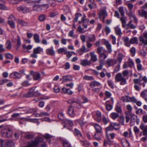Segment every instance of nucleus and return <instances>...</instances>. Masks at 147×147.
I'll return each mask as SVG.
<instances>
[{
	"label": "nucleus",
	"mask_w": 147,
	"mask_h": 147,
	"mask_svg": "<svg viewBox=\"0 0 147 147\" xmlns=\"http://www.w3.org/2000/svg\"><path fill=\"white\" fill-rule=\"evenodd\" d=\"M126 107L128 112L130 114L132 110V106L130 105H128L126 106Z\"/></svg>",
	"instance_id": "obj_57"
},
{
	"label": "nucleus",
	"mask_w": 147,
	"mask_h": 147,
	"mask_svg": "<svg viewBox=\"0 0 147 147\" xmlns=\"http://www.w3.org/2000/svg\"><path fill=\"white\" fill-rule=\"evenodd\" d=\"M18 22L19 24L22 26H28V23L25 21L21 20H18Z\"/></svg>",
	"instance_id": "obj_40"
},
{
	"label": "nucleus",
	"mask_w": 147,
	"mask_h": 147,
	"mask_svg": "<svg viewBox=\"0 0 147 147\" xmlns=\"http://www.w3.org/2000/svg\"><path fill=\"white\" fill-rule=\"evenodd\" d=\"M13 143L11 141H9L5 143L4 146L5 147H11L13 145Z\"/></svg>",
	"instance_id": "obj_41"
},
{
	"label": "nucleus",
	"mask_w": 147,
	"mask_h": 147,
	"mask_svg": "<svg viewBox=\"0 0 147 147\" xmlns=\"http://www.w3.org/2000/svg\"><path fill=\"white\" fill-rule=\"evenodd\" d=\"M111 125L113 128L115 129H117L119 126V124L118 123H111Z\"/></svg>",
	"instance_id": "obj_58"
},
{
	"label": "nucleus",
	"mask_w": 147,
	"mask_h": 147,
	"mask_svg": "<svg viewBox=\"0 0 147 147\" xmlns=\"http://www.w3.org/2000/svg\"><path fill=\"white\" fill-rule=\"evenodd\" d=\"M46 53L47 55H53L55 54V51L53 50V47L49 48L46 50Z\"/></svg>",
	"instance_id": "obj_26"
},
{
	"label": "nucleus",
	"mask_w": 147,
	"mask_h": 147,
	"mask_svg": "<svg viewBox=\"0 0 147 147\" xmlns=\"http://www.w3.org/2000/svg\"><path fill=\"white\" fill-rule=\"evenodd\" d=\"M118 10L121 14V15L122 16H124L125 14L123 7H120L118 8Z\"/></svg>",
	"instance_id": "obj_44"
},
{
	"label": "nucleus",
	"mask_w": 147,
	"mask_h": 147,
	"mask_svg": "<svg viewBox=\"0 0 147 147\" xmlns=\"http://www.w3.org/2000/svg\"><path fill=\"white\" fill-rule=\"evenodd\" d=\"M131 55L132 57L134 56L136 53V49L134 47H132L130 49V51Z\"/></svg>",
	"instance_id": "obj_64"
},
{
	"label": "nucleus",
	"mask_w": 147,
	"mask_h": 147,
	"mask_svg": "<svg viewBox=\"0 0 147 147\" xmlns=\"http://www.w3.org/2000/svg\"><path fill=\"white\" fill-rule=\"evenodd\" d=\"M30 74L32 76L34 80L35 81H40L41 79V75L39 72L31 71H30Z\"/></svg>",
	"instance_id": "obj_7"
},
{
	"label": "nucleus",
	"mask_w": 147,
	"mask_h": 147,
	"mask_svg": "<svg viewBox=\"0 0 147 147\" xmlns=\"http://www.w3.org/2000/svg\"><path fill=\"white\" fill-rule=\"evenodd\" d=\"M99 16L100 18H102L103 20H104L105 17L107 16V14L105 10L102 9L100 10Z\"/></svg>",
	"instance_id": "obj_13"
},
{
	"label": "nucleus",
	"mask_w": 147,
	"mask_h": 147,
	"mask_svg": "<svg viewBox=\"0 0 147 147\" xmlns=\"http://www.w3.org/2000/svg\"><path fill=\"white\" fill-rule=\"evenodd\" d=\"M130 116L131 118L130 126H132L134 125L137 117L134 115L132 114H130Z\"/></svg>",
	"instance_id": "obj_12"
},
{
	"label": "nucleus",
	"mask_w": 147,
	"mask_h": 147,
	"mask_svg": "<svg viewBox=\"0 0 147 147\" xmlns=\"http://www.w3.org/2000/svg\"><path fill=\"white\" fill-rule=\"evenodd\" d=\"M17 10L23 13H26L29 11V9L25 7L20 6L17 8Z\"/></svg>",
	"instance_id": "obj_14"
},
{
	"label": "nucleus",
	"mask_w": 147,
	"mask_h": 147,
	"mask_svg": "<svg viewBox=\"0 0 147 147\" xmlns=\"http://www.w3.org/2000/svg\"><path fill=\"white\" fill-rule=\"evenodd\" d=\"M91 62L90 61L87 59H84L81 61L80 64L83 66L90 65L91 64Z\"/></svg>",
	"instance_id": "obj_20"
},
{
	"label": "nucleus",
	"mask_w": 147,
	"mask_h": 147,
	"mask_svg": "<svg viewBox=\"0 0 147 147\" xmlns=\"http://www.w3.org/2000/svg\"><path fill=\"white\" fill-rule=\"evenodd\" d=\"M64 122L67 124H69V125L71 126H72L73 125L72 121L70 120L66 119L64 120Z\"/></svg>",
	"instance_id": "obj_53"
},
{
	"label": "nucleus",
	"mask_w": 147,
	"mask_h": 147,
	"mask_svg": "<svg viewBox=\"0 0 147 147\" xmlns=\"http://www.w3.org/2000/svg\"><path fill=\"white\" fill-rule=\"evenodd\" d=\"M45 16L43 14L40 15L38 17V19L40 21H43L45 19Z\"/></svg>",
	"instance_id": "obj_63"
},
{
	"label": "nucleus",
	"mask_w": 147,
	"mask_h": 147,
	"mask_svg": "<svg viewBox=\"0 0 147 147\" xmlns=\"http://www.w3.org/2000/svg\"><path fill=\"white\" fill-rule=\"evenodd\" d=\"M68 112L71 117H73L75 115L74 109L71 105H70L68 107Z\"/></svg>",
	"instance_id": "obj_16"
},
{
	"label": "nucleus",
	"mask_w": 147,
	"mask_h": 147,
	"mask_svg": "<svg viewBox=\"0 0 147 147\" xmlns=\"http://www.w3.org/2000/svg\"><path fill=\"white\" fill-rule=\"evenodd\" d=\"M36 88V87H34L30 89L28 92L25 94V96L28 98L38 95L39 93Z\"/></svg>",
	"instance_id": "obj_2"
},
{
	"label": "nucleus",
	"mask_w": 147,
	"mask_h": 147,
	"mask_svg": "<svg viewBox=\"0 0 147 147\" xmlns=\"http://www.w3.org/2000/svg\"><path fill=\"white\" fill-rule=\"evenodd\" d=\"M77 30L80 33H84L87 31L86 30H84V28H82L80 26H78V27Z\"/></svg>",
	"instance_id": "obj_45"
},
{
	"label": "nucleus",
	"mask_w": 147,
	"mask_h": 147,
	"mask_svg": "<svg viewBox=\"0 0 147 147\" xmlns=\"http://www.w3.org/2000/svg\"><path fill=\"white\" fill-rule=\"evenodd\" d=\"M134 131L137 137V135L139 133L140 130L137 126H135L134 127Z\"/></svg>",
	"instance_id": "obj_52"
},
{
	"label": "nucleus",
	"mask_w": 147,
	"mask_h": 147,
	"mask_svg": "<svg viewBox=\"0 0 147 147\" xmlns=\"http://www.w3.org/2000/svg\"><path fill=\"white\" fill-rule=\"evenodd\" d=\"M59 119L61 120L64 119V115L62 113H59L58 116Z\"/></svg>",
	"instance_id": "obj_61"
},
{
	"label": "nucleus",
	"mask_w": 147,
	"mask_h": 147,
	"mask_svg": "<svg viewBox=\"0 0 147 147\" xmlns=\"http://www.w3.org/2000/svg\"><path fill=\"white\" fill-rule=\"evenodd\" d=\"M83 79L84 80H94L93 77L88 76H84Z\"/></svg>",
	"instance_id": "obj_47"
},
{
	"label": "nucleus",
	"mask_w": 147,
	"mask_h": 147,
	"mask_svg": "<svg viewBox=\"0 0 147 147\" xmlns=\"http://www.w3.org/2000/svg\"><path fill=\"white\" fill-rule=\"evenodd\" d=\"M127 14L129 17V19L130 20V21L132 20L135 23L137 24L138 20L135 15L132 13V11H129L127 13Z\"/></svg>",
	"instance_id": "obj_9"
},
{
	"label": "nucleus",
	"mask_w": 147,
	"mask_h": 147,
	"mask_svg": "<svg viewBox=\"0 0 147 147\" xmlns=\"http://www.w3.org/2000/svg\"><path fill=\"white\" fill-rule=\"evenodd\" d=\"M34 53L36 54L40 53L43 51V49L40 47H38L33 49Z\"/></svg>",
	"instance_id": "obj_30"
},
{
	"label": "nucleus",
	"mask_w": 147,
	"mask_h": 147,
	"mask_svg": "<svg viewBox=\"0 0 147 147\" xmlns=\"http://www.w3.org/2000/svg\"><path fill=\"white\" fill-rule=\"evenodd\" d=\"M131 43L137 44L138 43L137 38L136 37L131 38L130 40Z\"/></svg>",
	"instance_id": "obj_42"
},
{
	"label": "nucleus",
	"mask_w": 147,
	"mask_h": 147,
	"mask_svg": "<svg viewBox=\"0 0 147 147\" xmlns=\"http://www.w3.org/2000/svg\"><path fill=\"white\" fill-rule=\"evenodd\" d=\"M90 54L91 57L90 60L92 62H95L97 61V57L94 51L90 52Z\"/></svg>",
	"instance_id": "obj_17"
},
{
	"label": "nucleus",
	"mask_w": 147,
	"mask_h": 147,
	"mask_svg": "<svg viewBox=\"0 0 147 147\" xmlns=\"http://www.w3.org/2000/svg\"><path fill=\"white\" fill-rule=\"evenodd\" d=\"M34 39L35 42L36 43L40 42L39 36L37 34H35L33 35Z\"/></svg>",
	"instance_id": "obj_29"
},
{
	"label": "nucleus",
	"mask_w": 147,
	"mask_h": 147,
	"mask_svg": "<svg viewBox=\"0 0 147 147\" xmlns=\"http://www.w3.org/2000/svg\"><path fill=\"white\" fill-rule=\"evenodd\" d=\"M115 79L116 82H120L121 85H124L126 84V78L123 76L121 73H119L116 75Z\"/></svg>",
	"instance_id": "obj_3"
},
{
	"label": "nucleus",
	"mask_w": 147,
	"mask_h": 147,
	"mask_svg": "<svg viewBox=\"0 0 147 147\" xmlns=\"http://www.w3.org/2000/svg\"><path fill=\"white\" fill-rule=\"evenodd\" d=\"M94 126L96 130V132L93 136V138L96 140H100V138L99 136L96 137V135L98 133H100L102 131V128L100 126L97 124H95Z\"/></svg>",
	"instance_id": "obj_5"
},
{
	"label": "nucleus",
	"mask_w": 147,
	"mask_h": 147,
	"mask_svg": "<svg viewBox=\"0 0 147 147\" xmlns=\"http://www.w3.org/2000/svg\"><path fill=\"white\" fill-rule=\"evenodd\" d=\"M82 15L81 13H77L75 14V18L73 20L77 22L78 21L79 18H82Z\"/></svg>",
	"instance_id": "obj_39"
},
{
	"label": "nucleus",
	"mask_w": 147,
	"mask_h": 147,
	"mask_svg": "<svg viewBox=\"0 0 147 147\" xmlns=\"http://www.w3.org/2000/svg\"><path fill=\"white\" fill-rule=\"evenodd\" d=\"M102 123L105 124L106 125L109 122V120L107 119L105 116L103 115L102 118Z\"/></svg>",
	"instance_id": "obj_51"
},
{
	"label": "nucleus",
	"mask_w": 147,
	"mask_h": 147,
	"mask_svg": "<svg viewBox=\"0 0 147 147\" xmlns=\"http://www.w3.org/2000/svg\"><path fill=\"white\" fill-rule=\"evenodd\" d=\"M71 53H74V52H69L66 51L65 53L64 54L66 55L67 57V59L70 58L72 56Z\"/></svg>",
	"instance_id": "obj_49"
},
{
	"label": "nucleus",
	"mask_w": 147,
	"mask_h": 147,
	"mask_svg": "<svg viewBox=\"0 0 147 147\" xmlns=\"http://www.w3.org/2000/svg\"><path fill=\"white\" fill-rule=\"evenodd\" d=\"M34 136L33 134L30 133H26L24 136L25 138L27 139H32Z\"/></svg>",
	"instance_id": "obj_34"
},
{
	"label": "nucleus",
	"mask_w": 147,
	"mask_h": 147,
	"mask_svg": "<svg viewBox=\"0 0 147 147\" xmlns=\"http://www.w3.org/2000/svg\"><path fill=\"white\" fill-rule=\"evenodd\" d=\"M57 51L59 54H60L63 53V52H65L66 50L64 48H61L58 49Z\"/></svg>",
	"instance_id": "obj_62"
},
{
	"label": "nucleus",
	"mask_w": 147,
	"mask_h": 147,
	"mask_svg": "<svg viewBox=\"0 0 147 147\" xmlns=\"http://www.w3.org/2000/svg\"><path fill=\"white\" fill-rule=\"evenodd\" d=\"M89 21V20L86 18V15L84 14L83 17L81 18V20L79 21V24L83 23L82 26L84 29L87 28Z\"/></svg>",
	"instance_id": "obj_6"
},
{
	"label": "nucleus",
	"mask_w": 147,
	"mask_h": 147,
	"mask_svg": "<svg viewBox=\"0 0 147 147\" xmlns=\"http://www.w3.org/2000/svg\"><path fill=\"white\" fill-rule=\"evenodd\" d=\"M140 40L142 42L146 45H147V40H145L143 37L141 36L140 37Z\"/></svg>",
	"instance_id": "obj_56"
},
{
	"label": "nucleus",
	"mask_w": 147,
	"mask_h": 147,
	"mask_svg": "<svg viewBox=\"0 0 147 147\" xmlns=\"http://www.w3.org/2000/svg\"><path fill=\"white\" fill-rule=\"evenodd\" d=\"M88 41L93 42L96 40V37L94 34H92L90 35L88 37Z\"/></svg>",
	"instance_id": "obj_28"
},
{
	"label": "nucleus",
	"mask_w": 147,
	"mask_h": 147,
	"mask_svg": "<svg viewBox=\"0 0 147 147\" xmlns=\"http://www.w3.org/2000/svg\"><path fill=\"white\" fill-rule=\"evenodd\" d=\"M127 63L128 66L130 67H131L134 65V63L133 60L130 58L128 59Z\"/></svg>",
	"instance_id": "obj_54"
},
{
	"label": "nucleus",
	"mask_w": 147,
	"mask_h": 147,
	"mask_svg": "<svg viewBox=\"0 0 147 147\" xmlns=\"http://www.w3.org/2000/svg\"><path fill=\"white\" fill-rule=\"evenodd\" d=\"M147 89L144 90L141 93L140 95L145 101L147 102Z\"/></svg>",
	"instance_id": "obj_21"
},
{
	"label": "nucleus",
	"mask_w": 147,
	"mask_h": 147,
	"mask_svg": "<svg viewBox=\"0 0 147 147\" xmlns=\"http://www.w3.org/2000/svg\"><path fill=\"white\" fill-rule=\"evenodd\" d=\"M117 62V61L115 60L111 59H107V60L106 63L109 66H113Z\"/></svg>",
	"instance_id": "obj_18"
},
{
	"label": "nucleus",
	"mask_w": 147,
	"mask_h": 147,
	"mask_svg": "<svg viewBox=\"0 0 147 147\" xmlns=\"http://www.w3.org/2000/svg\"><path fill=\"white\" fill-rule=\"evenodd\" d=\"M35 4L33 7V9L35 11H40L41 10L40 5L38 4L39 3L36 2H35Z\"/></svg>",
	"instance_id": "obj_24"
},
{
	"label": "nucleus",
	"mask_w": 147,
	"mask_h": 147,
	"mask_svg": "<svg viewBox=\"0 0 147 147\" xmlns=\"http://www.w3.org/2000/svg\"><path fill=\"white\" fill-rule=\"evenodd\" d=\"M75 135L78 137V138L80 141L81 144L86 147H88L87 146L89 145L90 143L84 140L81 133L79 130L77 129H75Z\"/></svg>",
	"instance_id": "obj_1"
},
{
	"label": "nucleus",
	"mask_w": 147,
	"mask_h": 147,
	"mask_svg": "<svg viewBox=\"0 0 147 147\" xmlns=\"http://www.w3.org/2000/svg\"><path fill=\"white\" fill-rule=\"evenodd\" d=\"M17 41L16 49L18 50L20 48L21 45L20 38L19 35H17Z\"/></svg>",
	"instance_id": "obj_32"
},
{
	"label": "nucleus",
	"mask_w": 147,
	"mask_h": 147,
	"mask_svg": "<svg viewBox=\"0 0 147 147\" xmlns=\"http://www.w3.org/2000/svg\"><path fill=\"white\" fill-rule=\"evenodd\" d=\"M133 22L132 20L130 21L127 24V28H128L131 29H135L136 27V26L132 24V22Z\"/></svg>",
	"instance_id": "obj_35"
},
{
	"label": "nucleus",
	"mask_w": 147,
	"mask_h": 147,
	"mask_svg": "<svg viewBox=\"0 0 147 147\" xmlns=\"http://www.w3.org/2000/svg\"><path fill=\"white\" fill-rule=\"evenodd\" d=\"M63 143L64 147H71L69 142L66 140H63Z\"/></svg>",
	"instance_id": "obj_48"
},
{
	"label": "nucleus",
	"mask_w": 147,
	"mask_h": 147,
	"mask_svg": "<svg viewBox=\"0 0 147 147\" xmlns=\"http://www.w3.org/2000/svg\"><path fill=\"white\" fill-rule=\"evenodd\" d=\"M114 30L115 32L117 35L120 36L122 34V33L121 31V28L119 26H118L115 27L114 28Z\"/></svg>",
	"instance_id": "obj_25"
},
{
	"label": "nucleus",
	"mask_w": 147,
	"mask_h": 147,
	"mask_svg": "<svg viewBox=\"0 0 147 147\" xmlns=\"http://www.w3.org/2000/svg\"><path fill=\"white\" fill-rule=\"evenodd\" d=\"M62 90L63 91L64 93L65 94H67L69 95H71L73 93V92L69 88H67L65 87H63L62 88Z\"/></svg>",
	"instance_id": "obj_27"
},
{
	"label": "nucleus",
	"mask_w": 147,
	"mask_h": 147,
	"mask_svg": "<svg viewBox=\"0 0 147 147\" xmlns=\"http://www.w3.org/2000/svg\"><path fill=\"white\" fill-rule=\"evenodd\" d=\"M100 83L96 81H94L91 82L90 84V86L92 88H94L95 87H98L100 86Z\"/></svg>",
	"instance_id": "obj_22"
},
{
	"label": "nucleus",
	"mask_w": 147,
	"mask_h": 147,
	"mask_svg": "<svg viewBox=\"0 0 147 147\" xmlns=\"http://www.w3.org/2000/svg\"><path fill=\"white\" fill-rule=\"evenodd\" d=\"M104 43V44L106 46V47L108 50V53H111L112 51L111 45L109 43V42L107 40H105Z\"/></svg>",
	"instance_id": "obj_19"
},
{
	"label": "nucleus",
	"mask_w": 147,
	"mask_h": 147,
	"mask_svg": "<svg viewBox=\"0 0 147 147\" xmlns=\"http://www.w3.org/2000/svg\"><path fill=\"white\" fill-rule=\"evenodd\" d=\"M9 3L12 4H17L20 2L21 0H9Z\"/></svg>",
	"instance_id": "obj_55"
},
{
	"label": "nucleus",
	"mask_w": 147,
	"mask_h": 147,
	"mask_svg": "<svg viewBox=\"0 0 147 147\" xmlns=\"http://www.w3.org/2000/svg\"><path fill=\"white\" fill-rule=\"evenodd\" d=\"M63 82H66L68 81H71L72 80V77L69 76H65L63 77Z\"/></svg>",
	"instance_id": "obj_31"
},
{
	"label": "nucleus",
	"mask_w": 147,
	"mask_h": 147,
	"mask_svg": "<svg viewBox=\"0 0 147 147\" xmlns=\"http://www.w3.org/2000/svg\"><path fill=\"white\" fill-rule=\"evenodd\" d=\"M119 116V115L116 113L112 112L110 115V117L113 120H115Z\"/></svg>",
	"instance_id": "obj_33"
},
{
	"label": "nucleus",
	"mask_w": 147,
	"mask_h": 147,
	"mask_svg": "<svg viewBox=\"0 0 147 147\" xmlns=\"http://www.w3.org/2000/svg\"><path fill=\"white\" fill-rule=\"evenodd\" d=\"M120 20L122 23V27L125 29H127V25L126 23V21L127 20V18L126 16H122L120 18Z\"/></svg>",
	"instance_id": "obj_10"
},
{
	"label": "nucleus",
	"mask_w": 147,
	"mask_h": 147,
	"mask_svg": "<svg viewBox=\"0 0 147 147\" xmlns=\"http://www.w3.org/2000/svg\"><path fill=\"white\" fill-rule=\"evenodd\" d=\"M107 57V55L104 53H102L99 55V63H102L104 60Z\"/></svg>",
	"instance_id": "obj_23"
},
{
	"label": "nucleus",
	"mask_w": 147,
	"mask_h": 147,
	"mask_svg": "<svg viewBox=\"0 0 147 147\" xmlns=\"http://www.w3.org/2000/svg\"><path fill=\"white\" fill-rule=\"evenodd\" d=\"M8 23L11 28H15V24L14 22L11 20H9L8 21Z\"/></svg>",
	"instance_id": "obj_50"
},
{
	"label": "nucleus",
	"mask_w": 147,
	"mask_h": 147,
	"mask_svg": "<svg viewBox=\"0 0 147 147\" xmlns=\"http://www.w3.org/2000/svg\"><path fill=\"white\" fill-rule=\"evenodd\" d=\"M5 46L7 49L10 50L11 49L12 47L11 43L9 40H8L5 43Z\"/></svg>",
	"instance_id": "obj_38"
},
{
	"label": "nucleus",
	"mask_w": 147,
	"mask_h": 147,
	"mask_svg": "<svg viewBox=\"0 0 147 147\" xmlns=\"http://www.w3.org/2000/svg\"><path fill=\"white\" fill-rule=\"evenodd\" d=\"M96 115L97 117V118L96 120L98 122H100L101 121V113L100 112L97 111L96 112Z\"/></svg>",
	"instance_id": "obj_36"
},
{
	"label": "nucleus",
	"mask_w": 147,
	"mask_h": 147,
	"mask_svg": "<svg viewBox=\"0 0 147 147\" xmlns=\"http://www.w3.org/2000/svg\"><path fill=\"white\" fill-rule=\"evenodd\" d=\"M37 111V110L36 109L33 108L28 109V110H27V111L28 112V113H35Z\"/></svg>",
	"instance_id": "obj_60"
},
{
	"label": "nucleus",
	"mask_w": 147,
	"mask_h": 147,
	"mask_svg": "<svg viewBox=\"0 0 147 147\" xmlns=\"http://www.w3.org/2000/svg\"><path fill=\"white\" fill-rule=\"evenodd\" d=\"M13 131L8 127L5 128L1 131L2 136L5 137L10 138L12 136Z\"/></svg>",
	"instance_id": "obj_4"
},
{
	"label": "nucleus",
	"mask_w": 147,
	"mask_h": 147,
	"mask_svg": "<svg viewBox=\"0 0 147 147\" xmlns=\"http://www.w3.org/2000/svg\"><path fill=\"white\" fill-rule=\"evenodd\" d=\"M23 48L24 49H26L27 50H30L32 48V46L31 45H29L27 46H26L25 44H23L22 45Z\"/></svg>",
	"instance_id": "obj_46"
},
{
	"label": "nucleus",
	"mask_w": 147,
	"mask_h": 147,
	"mask_svg": "<svg viewBox=\"0 0 147 147\" xmlns=\"http://www.w3.org/2000/svg\"><path fill=\"white\" fill-rule=\"evenodd\" d=\"M140 128L142 131L143 135L147 136V125H145L142 123L140 126Z\"/></svg>",
	"instance_id": "obj_11"
},
{
	"label": "nucleus",
	"mask_w": 147,
	"mask_h": 147,
	"mask_svg": "<svg viewBox=\"0 0 147 147\" xmlns=\"http://www.w3.org/2000/svg\"><path fill=\"white\" fill-rule=\"evenodd\" d=\"M10 76L13 78L18 79H20L21 78V76L19 73L16 71H14L11 73Z\"/></svg>",
	"instance_id": "obj_15"
},
{
	"label": "nucleus",
	"mask_w": 147,
	"mask_h": 147,
	"mask_svg": "<svg viewBox=\"0 0 147 147\" xmlns=\"http://www.w3.org/2000/svg\"><path fill=\"white\" fill-rule=\"evenodd\" d=\"M145 9L141 8L139 9L137 12V14L139 16L144 17L145 19L147 18V11H146Z\"/></svg>",
	"instance_id": "obj_8"
},
{
	"label": "nucleus",
	"mask_w": 147,
	"mask_h": 147,
	"mask_svg": "<svg viewBox=\"0 0 147 147\" xmlns=\"http://www.w3.org/2000/svg\"><path fill=\"white\" fill-rule=\"evenodd\" d=\"M74 29L69 31L68 34V35L69 36L72 38H75L76 37V36L74 34Z\"/></svg>",
	"instance_id": "obj_43"
},
{
	"label": "nucleus",
	"mask_w": 147,
	"mask_h": 147,
	"mask_svg": "<svg viewBox=\"0 0 147 147\" xmlns=\"http://www.w3.org/2000/svg\"><path fill=\"white\" fill-rule=\"evenodd\" d=\"M125 57V56L121 53H119L118 54L117 57V60L119 63H121L122 61L123 58Z\"/></svg>",
	"instance_id": "obj_37"
},
{
	"label": "nucleus",
	"mask_w": 147,
	"mask_h": 147,
	"mask_svg": "<svg viewBox=\"0 0 147 147\" xmlns=\"http://www.w3.org/2000/svg\"><path fill=\"white\" fill-rule=\"evenodd\" d=\"M5 57L7 59H12L13 58V56L9 53H6L5 55Z\"/></svg>",
	"instance_id": "obj_59"
}]
</instances>
